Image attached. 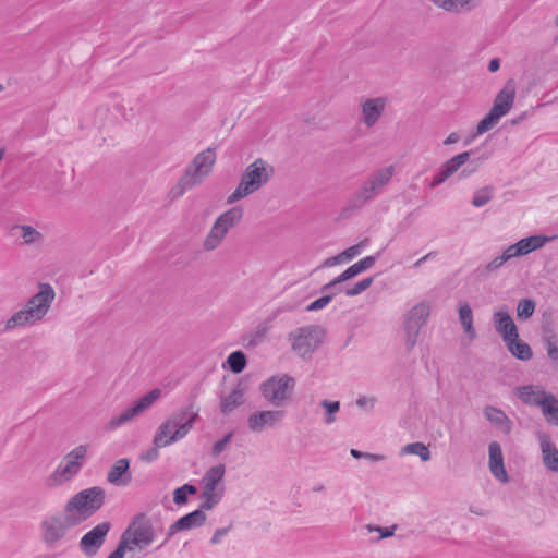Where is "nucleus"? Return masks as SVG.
Here are the masks:
<instances>
[{
    "mask_svg": "<svg viewBox=\"0 0 558 558\" xmlns=\"http://www.w3.org/2000/svg\"><path fill=\"white\" fill-rule=\"evenodd\" d=\"M243 217V208L234 206L222 213L215 221L209 233L205 238L204 247L206 251H213L222 241L229 229L235 227Z\"/></svg>",
    "mask_w": 558,
    "mask_h": 558,
    "instance_id": "1a4fd4ad",
    "label": "nucleus"
},
{
    "mask_svg": "<svg viewBox=\"0 0 558 558\" xmlns=\"http://www.w3.org/2000/svg\"><path fill=\"white\" fill-rule=\"evenodd\" d=\"M501 119L496 112L489 109L488 113L477 123L474 136L481 135L490 130Z\"/></svg>",
    "mask_w": 558,
    "mask_h": 558,
    "instance_id": "4c0bfd02",
    "label": "nucleus"
},
{
    "mask_svg": "<svg viewBox=\"0 0 558 558\" xmlns=\"http://www.w3.org/2000/svg\"><path fill=\"white\" fill-rule=\"evenodd\" d=\"M537 438L542 448L544 464L550 471L558 472V450L553 445L550 436L539 432Z\"/></svg>",
    "mask_w": 558,
    "mask_h": 558,
    "instance_id": "aec40b11",
    "label": "nucleus"
},
{
    "mask_svg": "<svg viewBox=\"0 0 558 558\" xmlns=\"http://www.w3.org/2000/svg\"><path fill=\"white\" fill-rule=\"evenodd\" d=\"M374 281L373 277H367L356 282L352 288L345 290L348 296H356L367 290Z\"/></svg>",
    "mask_w": 558,
    "mask_h": 558,
    "instance_id": "c03bdc74",
    "label": "nucleus"
},
{
    "mask_svg": "<svg viewBox=\"0 0 558 558\" xmlns=\"http://www.w3.org/2000/svg\"><path fill=\"white\" fill-rule=\"evenodd\" d=\"M333 295H335L333 293L325 294V295L316 299L315 301H313L311 304H308L306 306V311L307 312H315V311L323 310L324 307H326L331 302Z\"/></svg>",
    "mask_w": 558,
    "mask_h": 558,
    "instance_id": "a18cd8bd",
    "label": "nucleus"
},
{
    "mask_svg": "<svg viewBox=\"0 0 558 558\" xmlns=\"http://www.w3.org/2000/svg\"><path fill=\"white\" fill-rule=\"evenodd\" d=\"M197 494V487L193 484L186 483L173 490V502L178 506L185 505L189 496Z\"/></svg>",
    "mask_w": 558,
    "mask_h": 558,
    "instance_id": "c9c22d12",
    "label": "nucleus"
},
{
    "mask_svg": "<svg viewBox=\"0 0 558 558\" xmlns=\"http://www.w3.org/2000/svg\"><path fill=\"white\" fill-rule=\"evenodd\" d=\"M20 228L22 230V238L26 244H31L41 236V234L32 226L24 225Z\"/></svg>",
    "mask_w": 558,
    "mask_h": 558,
    "instance_id": "49530a36",
    "label": "nucleus"
},
{
    "mask_svg": "<svg viewBox=\"0 0 558 558\" xmlns=\"http://www.w3.org/2000/svg\"><path fill=\"white\" fill-rule=\"evenodd\" d=\"M395 173L393 166H387L372 172L361 186L348 198L340 211V218L347 219L354 211L362 209L368 202L378 195Z\"/></svg>",
    "mask_w": 558,
    "mask_h": 558,
    "instance_id": "f03ea898",
    "label": "nucleus"
},
{
    "mask_svg": "<svg viewBox=\"0 0 558 558\" xmlns=\"http://www.w3.org/2000/svg\"><path fill=\"white\" fill-rule=\"evenodd\" d=\"M380 254L381 251H379L376 255L366 256L359 260L357 263L351 265L341 274V279L350 280L360 275L361 272L369 269L376 263Z\"/></svg>",
    "mask_w": 558,
    "mask_h": 558,
    "instance_id": "cd10ccee",
    "label": "nucleus"
},
{
    "mask_svg": "<svg viewBox=\"0 0 558 558\" xmlns=\"http://www.w3.org/2000/svg\"><path fill=\"white\" fill-rule=\"evenodd\" d=\"M291 348L301 359L310 360L322 343V330L315 325L296 328L289 333Z\"/></svg>",
    "mask_w": 558,
    "mask_h": 558,
    "instance_id": "6e6552de",
    "label": "nucleus"
},
{
    "mask_svg": "<svg viewBox=\"0 0 558 558\" xmlns=\"http://www.w3.org/2000/svg\"><path fill=\"white\" fill-rule=\"evenodd\" d=\"M155 539V531L151 520L146 513L141 512L133 517L126 530L122 533L120 542H125L126 549L138 547L146 548Z\"/></svg>",
    "mask_w": 558,
    "mask_h": 558,
    "instance_id": "0eeeda50",
    "label": "nucleus"
},
{
    "mask_svg": "<svg viewBox=\"0 0 558 558\" xmlns=\"http://www.w3.org/2000/svg\"><path fill=\"white\" fill-rule=\"evenodd\" d=\"M362 246H363V242H361V243H359L356 245L350 246L349 248L343 251L341 253V255L345 259H351V258H353L355 255H357L360 253V250H361Z\"/></svg>",
    "mask_w": 558,
    "mask_h": 558,
    "instance_id": "13d9d810",
    "label": "nucleus"
},
{
    "mask_svg": "<svg viewBox=\"0 0 558 558\" xmlns=\"http://www.w3.org/2000/svg\"><path fill=\"white\" fill-rule=\"evenodd\" d=\"M502 256L505 257V259L507 262L511 260L512 258L514 257H519V256H522L521 253H520V248H518V244L514 243V244H511L509 245L504 252H502Z\"/></svg>",
    "mask_w": 558,
    "mask_h": 558,
    "instance_id": "5fc2aeb1",
    "label": "nucleus"
},
{
    "mask_svg": "<svg viewBox=\"0 0 558 558\" xmlns=\"http://www.w3.org/2000/svg\"><path fill=\"white\" fill-rule=\"evenodd\" d=\"M505 343L509 350V352L521 361H529L533 356V352L531 347L519 339L518 337L512 336L510 339L505 340Z\"/></svg>",
    "mask_w": 558,
    "mask_h": 558,
    "instance_id": "a878e982",
    "label": "nucleus"
},
{
    "mask_svg": "<svg viewBox=\"0 0 558 558\" xmlns=\"http://www.w3.org/2000/svg\"><path fill=\"white\" fill-rule=\"evenodd\" d=\"M342 259H343V257L341 254H339L337 256L329 257V258L325 259V262L323 263V265L320 267L335 266L336 264L340 263Z\"/></svg>",
    "mask_w": 558,
    "mask_h": 558,
    "instance_id": "e2e57ef3",
    "label": "nucleus"
},
{
    "mask_svg": "<svg viewBox=\"0 0 558 558\" xmlns=\"http://www.w3.org/2000/svg\"><path fill=\"white\" fill-rule=\"evenodd\" d=\"M87 453V446L80 445L75 447L73 450H71L66 456L65 460H73V461H80L84 460Z\"/></svg>",
    "mask_w": 558,
    "mask_h": 558,
    "instance_id": "09e8293b",
    "label": "nucleus"
},
{
    "mask_svg": "<svg viewBox=\"0 0 558 558\" xmlns=\"http://www.w3.org/2000/svg\"><path fill=\"white\" fill-rule=\"evenodd\" d=\"M206 519L207 515L205 512L202 511V509H196L179 518L174 523H172L169 526L167 538L165 542H167L178 532L203 526L206 522Z\"/></svg>",
    "mask_w": 558,
    "mask_h": 558,
    "instance_id": "dca6fc26",
    "label": "nucleus"
},
{
    "mask_svg": "<svg viewBox=\"0 0 558 558\" xmlns=\"http://www.w3.org/2000/svg\"><path fill=\"white\" fill-rule=\"evenodd\" d=\"M82 468V463L80 461L66 460V464L64 466H59L54 474L60 475L64 481L70 480L74 475L78 473Z\"/></svg>",
    "mask_w": 558,
    "mask_h": 558,
    "instance_id": "58836bf2",
    "label": "nucleus"
},
{
    "mask_svg": "<svg viewBox=\"0 0 558 558\" xmlns=\"http://www.w3.org/2000/svg\"><path fill=\"white\" fill-rule=\"evenodd\" d=\"M539 392L543 398L538 401L537 405L541 407L547 421L558 426V399L553 393H548L546 391Z\"/></svg>",
    "mask_w": 558,
    "mask_h": 558,
    "instance_id": "393cba45",
    "label": "nucleus"
},
{
    "mask_svg": "<svg viewBox=\"0 0 558 558\" xmlns=\"http://www.w3.org/2000/svg\"><path fill=\"white\" fill-rule=\"evenodd\" d=\"M231 529H232V524H230L229 526H226V527L217 529L210 539V544L216 545V544L220 543L221 537L226 536Z\"/></svg>",
    "mask_w": 558,
    "mask_h": 558,
    "instance_id": "4d7b16f0",
    "label": "nucleus"
},
{
    "mask_svg": "<svg viewBox=\"0 0 558 558\" xmlns=\"http://www.w3.org/2000/svg\"><path fill=\"white\" fill-rule=\"evenodd\" d=\"M162 447L163 446H157L156 444H154L153 448L148 449L146 452H143L141 454V460L147 463L156 461L159 458V448Z\"/></svg>",
    "mask_w": 558,
    "mask_h": 558,
    "instance_id": "8fccbe9b",
    "label": "nucleus"
},
{
    "mask_svg": "<svg viewBox=\"0 0 558 558\" xmlns=\"http://www.w3.org/2000/svg\"><path fill=\"white\" fill-rule=\"evenodd\" d=\"M110 529V522H102L84 534L78 544L82 553L88 557L95 556L104 545Z\"/></svg>",
    "mask_w": 558,
    "mask_h": 558,
    "instance_id": "ddd939ff",
    "label": "nucleus"
},
{
    "mask_svg": "<svg viewBox=\"0 0 558 558\" xmlns=\"http://www.w3.org/2000/svg\"><path fill=\"white\" fill-rule=\"evenodd\" d=\"M507 260L501 255L496 256L494 259H492L486 266H485V274H490L497 271Z\"/></svg>",
    "mask_w": 558,
    "mask_h": 558,
    "instance_id": "3c124183",
    "label": "nucleus"
},
{
    "mask_svg": "<svg viewBox=\"0 0 558 558\" xmlns=\"http://www.w3.org/2000/svg\"><path fill=\"white\" fill-rule=\"evenodd\" d=\"M493 198L492 187L485 186L478 191H476L472 198V205L474 207H482L486 205Z\"/></svg>",
    "mask_w": 558,
    "mask_h": 558,
    "instance_id": "79ce46f5",
    "label": "nucleus"
},
{
    "mask_svg": "<svg viewBox=\"0 0 558 558\" xmlns=\"http://www.w3.org/2000/svg\"><path fill=\"white\" fill-rule=\"evenodd\" d=\"M266 332V327H258L252 335V339L248 341V345H256L259 343L265 338Z\"/></svg>",
    "mask_w": 558,
    "mask_h": 558,
    "instance_id": "6e6d98bb",
    "label": "nucleus"
},
{
    "mask_svg": "<svg viewBox=\"0 0 558 558\" xmlns=\"http://www.w3.org/2000/svg\"><path fill=\"white\" fill-rule=\"evenodd\" d=\"M489 469L492 474L501 482H508L509 477L504 464V456L501 447L498 442L493 441L488 446Z\"/></svg>",
    "mask_w": 558,
    "mask_h": 558,
    "instance_id": "a211bd4d",
    "label": "nucleus"
},
{
    "mask_svg": "<svg viewBox=\"0 0 558 558\" xmlns=\"http://www.w3.org/2000/svg\"><path fill=\"white\" fill-rule=\"evenodd\" d=\"M548 241V238L545 235H531L524 239H521L517 242L518 248H520V253L522 256L530 254L533 251H536L545 245Z\"/></svg>",
    "mask_w": 558,
    "mask_h": 558,
    "instance_id": "7c9ffc66",
    "label": "nucleus"
},
{
    "mask_svg": "<svg viewBox=\"0 0 558 558\" xmlns=\"http://www.w3.org/2000/svg\"><path fill=\"white\" fill-rule=\"evenodd\" d=\"M557 336L556 335H547L544 337V344L547 351L548 357L554 361L558 362V345H557Z\"/></svg>",
    "mask_w": 558,
    "mask_h": 558,
    "instance_id": "37998d69",
    "label": "nucleus"
},
{
    "mask_svg": "<svg viewBox=\"0 0 558 558\" xmlns=\"http://www.w3.org/2000/svg\"><path fill=\"white\" fill-rule=\"evenodd\" d=\"M226 473L225 464H217L215 466L209 468L203 478V490L205 492H217L220 489L222 485V478Z\"/></svg>",
    "mask_w": 558,
    "mask_h": 558,
    "instance_id": "b1692460",
    "label": "nucleus"
},
{
    "mask_svg": "<svg viewBox=\"0 0 558 558\" xmlns=\"http://www.w3.org/2000/svg\"><path fill=\"white\" fill-rule=\"evenodd\" d=\"M434 255H436V253H435V252H429L428 254H426V255H425V256H423L422 258L417 259V260L414 263L413 267H415V268L421 267V266H422L426 260H428V259H429L432 256H434Z\"/></svg>",
    "mask_w": 558,
    "mask_h": 558,
    "instance_id": "69168bd1",
    "label": "nucleus"
},
{
    "mask_svg": "<svg viewBox=\"0 0 558 558\" xmlns=\"http://www.w3.org/2000/svg\"><path fill=\"white\" fill-rule=\"evenodd\" d=\"M232 437L233 434L228 433L221 439L216 441L211 449L213 456H219L226 449L227 445L231 441Z\"/></svg>",
    "mask_w": 558,
    "mask_h": 558,
    "instance_id": "de8ad7c7",
    "label": "nucleus"
},
{
    "mask_svg": "<svg viewBox=\"0 0 558 558\" xmlns=\"http://www.w3.org/2000/svg\"><path fill=\"white\" fill-rule=\"evenodd\" d=\"M514 98L515 87L513 81L510 80L505 84L502 89L498 92L490 109L502 118L510 111L514 102Z\"/></svg>",
    "mask_w": 558,
    "mask_h": 558,
    "instance_id": "f3484780",
    "label": "nucleus"
},
{
    "mask_svg": "<svg viewBox=\"0 0 558 558\" xmlns=\"http://www.w3.org/2000/svg\"><path fill=\"white\" fill-rule=\"evenodd\" d=\"M365 459L371 460V461H373V462H378V461H383V460H385V456H383V454H377V453H369V452H366V453H365Z\"/></svg>",
    "mask_w": 558,
    "mask_h": 558,
    "instance_id": "338daca9",
    "label": "nucleus"
},
{
    "mask_svg": "<svg viewBox=\"0 0 558 558\" xmlns=\"http://www.w3.org/2000/svg\"><path fill=\"white\" fill-rule=\"evenodd\" d=\"M376 401L377 400L375 397L367 398L365 396H360L356 399V405L360 408H366L368 411H372L375 407Z\"/></svg>",
    "mask_w": 558,
    "mask_h": 558,
    "instance_id": "864d4df0",
    "label": "nucleus"
},
{
    "mask_svg": "<svg viewBox=\"0 0 558 558\" xmlns=\"http://www.w3.org/2000/svg\"><path fill=\"white\" fill-rule=\"evenodd\" d=\"M126 550L125 542H119L116 549L107 558H123Z\"/></svg>",
    "mask_w": 558,
    "mask_h": 558,
    "instance_id": "052dcab7",
    "label": "nucleus"
},
{
    "mask_svg": "<svg viewBox=\"0 0 558 558\" xmlns=\"http://www.w3.org/2000/svg\"><path fill=\"white\" fill-rule=\"evenodd\" d=\"M72 515H52L41 521V539L48 547H53L59 541H61L70 527H74L77 524L71 523Z\"/></svg>",
    "mask_w": 558,
    "mask_h": 558,
    "instance_id": "9b49d317",
    "label": "nucleus"
},
{
    "mask_svg": "<svg viewBox=\"0 0 558 558\" xmlns=\"http://www.w3.org/2000/svg\"><path fill=\"white\" fill-rule=\"evenodd\" d=\"M320 407H323L326 411V417L324 422L326 424H332L336 421L335 414L340 410V402L339 401H329L327 399H324L320 402Z\"/></svg>",
    "mask_w": 558,
    "mask_h": 558,
    "instance_id": "a19ab883",
    "label": "nucleus"
},
{
    "mask_svg": "<svg viewBox=\"0 0 558 558\" xmlns=\"http://www.w3.org/2000/svg\"><path fill=\"white\" fill-rule=\"evenodd\" d=\"M493 323L496 331L501 336L504 341L510 339L512 336L518 337L517 325L507 311L495 312Z\"/></svg>",
    "mask_w": 558,
    "mask_h": 558,
    "instance_id": "6ab92c4d",
    "label": "nucleus"
},
{
    "mask_svg": "<svg viewBox=\"0 0 558 558\" xmlns=\"http://www.w3.org/2000/svg\"><path fill=\"white\" fill-rule=\"evenodd\" d=\"M107 480L117 486L128 485L131 481L130 460L122 458L116 461L107 474Z\"/></svg>",
    "mask_w": 558,
    "mask_h": 558,
    "instance_id": "412c9836",
    "label": "nucleus"
},
{
    "mask_svg": "<svg viewBox=\"0 0 558 558\" xmlns=\"http://www.w3.org/2000/svg\"><path fill=\"white\" fill-rule=\"evenodd\" d=\"M282 410H260L255 411L247 417V426L253 433H260L266 427H274L284 417Z\"/></svg>",
    "mask_w": 558,
    "mask_h": 558,
    "instance_id": "2eb2a0df",
    "label": "nucleus"
},
{
    "mask_svg": "<svg viewBox=\"0 0 558 558\" xmlns=\"http://www.w3.org/2000/svg\"><path fill=\"white\" fill-rule=\"evenodd\" d=\"M347 281L345 279H341V274L336 277L333 280H331L330 282L324 284L320 289V291L323 293H327L328 291H330L333 287H336L337 284L341 283V282H344Z\"/></svg>",
    "mask_w": 558,
    "mask_h": 558,
    "instance_id": "680f3d73",
    "label": "nucleus"
},
{
    "mask_svg": "<svg viewBox=\"0 0 558 558\" xmlns=\"http://www.w3.org/2000/svg\"><path fill=\"white\" fill-rule=\"evenodd\" d=\"M429 314L430 305L426 301L417 303L409 311L404 320L405 347L409 351L415 347L421 328L426 324Z\"/></svg>",
    "mask_w": 558,
    "mask_h": 558,
    "instance_id": "9d476101",
    "label": "nucleus"
},
{
    "mask_svg": "<svg viewBox=\"0 0 558 558\" xmlns=\"http://www.w3.org/2000/svg\"><path fill=\"white\" fill-rule=\"evenodd\" d=\"M244 395L245 387L241 381H239L228 396L220 397V412L225 415L230 414L235 408L240 407L244 402Z\"/></svg>",
    "mask_w": 558,
    "mask_h": 558,
    "instance_id": "5701e85b",
    "label": "nucleus"
},
{
    "mask_svg": "<svg viewBox=\"0 0 558 558\" xmlns=\"http://www.w3.org/2000/svg\"><path fill=\"white\" fill-rule=\"evenodd\" d=\"M266 166V161L262 158H257L254 162L248 165L241 177L239 185L233 193L228 196L227 204H233L266 184L270 177Z\"/></svg>",
    "mask_w": 558,
    "mask_h": 558,
    "instance_id": "20e7f679",
    "label": "nucleus"
},
{
    "mask_svg": "<svg viewBox=\"0 0 558 558\" xmlns=\"http://www.w3.org/2000/svg\"><path fill=\"white\" fill-rule=\"evenodd\" d=\"M539 391H545L542 386L526 385L515 388L517 397L525 404L537 405L542 400Z\"/></svg>",
    "mask_w": 558,
    "mask_h": 558,
    "instance_id": "bb28decb",
    "label": "nucleus"
},
{
    "mask_svg": "<svg viewBox=\"0 0 558 558\" xmlns=\"http://www.w3.org/2000/svg\"><path fill=\"white\" fill-rule=\"evenodd\" d=\"M216 161V151L214 148H207L197 154L192 161V166L185 170L184 175L180 179L178 185L172 190L177 195H182L187 190L199 184L204 177L211 172V168Z\"/></svg>",
    "mask_w": 558,
    "mask_h": 558,
    "instance_id": "39448f33",
    "label": "nucleus"
},
{
    "mask_svg": "<svg viewBox=\"0 0 558 558\" xmlns=\"http://www.w3.org/2000/svg\"><path fill=\"white\" fill-rule=\"evenodd\" d=\"M459 135L457 133H451L447 136V138L444 141V145H451L459 141Z\"/></svg>",
    "mask_w": 558,
    "mask_h": 558,
    "instance_id": "774afa93",
    "label": "nucleus"
},
{
    "mask_svg": "<svg viewBox=\"0 0 558 558\" xmlns=\"http://www.w3.org/2000/svg\"><path fill=\"white\" fill-rule=\"evenodd\" d=\"M34 315L31 314L26 308L20 310L14 313L5 323L2 330H11L16 327H23L26 325L34 324Z\"/></svg>",
    "mask_w": 558,
    "mask_h": 558,
    "instance_id": "2f4dec72",
    "label": "nucleus"
},
{
    "mask_svg": "<svg viewBox=\"0 0 558 558\" xmlns=\"http://www.w3.org/2000/svg\"><path fill=\"white\" fill-rule=\"evenodd\" d=\"M225 494V486H221L217 492H205L203 490L201 494V498L203 502L201 504L198 509H202L203 512L211 510L216 505H218Z\"/></svg>",
    "mask_w": 558,
    "mask_h": 558,
    "instance_id": "473e14b6",
    "label": "nucleus"
},
{
    "mask_svg": "<svg viewBox=\"0 0 558 558\" xmlns=\"http://www.w3.org/2000/svg\"><path fill=\"white\" fill-rule=\"evenodd\" d=\"M449 173L441 167L440 170L434 175L433 180L428 183L429 189H435L436 186L444 183L448 178Z\"/></svg>",
    "mask_w": 558,
    "mask_h": 558,
    "instance_id": "603ef678",
    "label": "nucleus"
},
{
    "mask_svg": "<svg viewBox=\"0 0 558 558\" xmlns=\"http://www.w3.org/2000/svg\"><path fill=\"white\" fill-rule=\"evenodd\" d=\"M54 296V290L50 284H41L39 292L33 295L27 301L24 308H26L27 311L31 312V314L34 315V319L36 322L40 320L50 308V305Z\"/></svg>",
    "mask_w": 558,
    "mask_h": 558,
    "instance_id": "4468645a",
    "label": "nucleus"
},
{
    "mask_svg": "<svg viewBox=\"0 0 558 558\" xmlns=\"http://www.w3.org/2000/svg\"><path fill=\"white\" fill-rule=\"evenodd\" d=\"M226 364L232 373L240 374L246 367L247 359L246 355L239 350L229 354Z\"/></svg>",
    "mask_w": 558,
    "mask_h": 558,
    "instance_id": "72a5a7b5",
    "label": "nucleus"
},
{
    "mask_svg": "<svg viewBox=\"0 0 558 558\" xmlns=\"http://www.w3.org/2000/svg\"><path fill=\"white\" fill-rule=\"evenodd\" d=\"M295 384V378L291 375L279 374L264 380L259 390L268 403L275 407H283L291 399Z\"/></svg>",
    "mask_w": 558,
    "mask_h": 558,
    "instance_id": "423d86ee",
    "label": "nucleus"
},
{
    "mask_svg": "<svg viewBox=\"0 0 558 558\" xmlns=\"http://www.w3.org/2000/svg\"><path fill=\"white\" fill-rule=\"evenodd\" d=\"M499 68H500V61H499V59L495 58L489 61L487 69L489 72L494 73L497 70H499Z\"/></svg>",
    "mask_w": 558,
    "mask_h": 558,
    "instance_id": "0e129e2a",
    "label": "nucleus"
},
{
    "mask_svg": "<svg viewBox=\"0 0 558 558\" xmlns=\"http://www.w3.org/2000/svg\"><path fill=\"white\" fill-rule=\"evenodd\" d=\"M160 393L161 391L158 388H155L141 397L136 402L133 403V405L125 409L119 415L113 416L107 423V429H116L119 426L130 422L136 415L147 410L160 397Z\"/></svg>",
    "mask_w": 558,
    "mask_h": 558,
    "instance_id": "f8f14e48",
    "label": "nucleus"
},
{
    "mask_svg": "<svg viewBox=\"0 0 558 558\" xmlns=\"http://www.w3.org/2000/svg\"><path fill=\"white\" fill-rule=\"evenodd\" d=\"M472 150L463 151L461 154H458L447 160L441 167L449 173L451 177L453 173H456L461 166L466 163L471 157Z\"/></svg>",
    "mask_w": 558,
    "mask_h": 558,
    "instance_id": "f704fd0d",
    "label": "nucleus"
},
{
    "mask_svg": "<svg viewBox=\"0 0 558 558\" xmlns=\"http://www.w3.org/2000/svg\"><path fill=\"white\" fill-rule=\"evenodd\" d=\"M105 499V489L93 486L72 496L65 504L64 511L72 515V524H81L104 506Z\"/></svg>",
    "mask_w": 558,
    "mask_h": 558,
    "instance_id": "7ed1b4c3",
    "label": "nucleus"
},
{
    "mask_svg": "<svg viewBox=\"0 0 558 558\" xmlns=\"http://www.w3.org/2000/svg\"><path fill=\"white\" fill-rule=\"evenodd\" d=\"M459 319L465 333L474 339L476 337V331L473 326V313L470 304L468 302L460 303L459 306Z\"/></svg>",
    "mask_w": 558,
    "mask_h": 558,
    "instance_id": "c756f323",
    "label": "nucleus"
},
{
    "mask_svg": "<svg viewBox=\"0 0 558 558\" xmlns=\"http://www.w3.org/2000/svg\"><path fill=\"white\" fill-rule=\"evenodd\" d=\"M484 415H485L487 421H489L490 423L501 427L506 433L510 432V429H511V421L505 414L504 411H501V410H499V409H497L495 407L487 405L484 409Z\"/></svg>",
    "mask_w": 558,
    "mask_h": 558,
    "instance_id": "c85d7f7f",
    "label": "nucleus"
},
{
    "mask_svg": "<svg viewBox=\"0 0 558 558\" xmlns=\"http://www.w3.org/2000/svg\"><path fill=\"white\" fill-rule=\"evenodd\" d=\"M368 530L369 531H377L380 533V536H379V539L381 538H385V537H389V536H392L393 535V531L396 530V526H391V527H380V526H375V527H372V526H368Z\"/></svg>",
    "mask_w": 558,
    "mask_h": 558,
    "instance_id": "bf43d9fd",
    "label": "nucleus"
},
{
    "mask_svg": "<svg viewBox=\"0 0 558 558\" xmlns=\"http://www.w3.org/2000/svg\"><path fill=\"white\" fill-rule=\"evenodd\" d=\"M386 101L384 98L367 99L362 105L363 121L367 126H373L379 120L385 110Z\"/></svg>",
    "mask_w": 558,
    "mask_h": 558,
    "instance_id": "4be33fe9",
    "label": "nucleus"
},
{
    "mask_svg": "<svg viewBox=\"0 0 558 558\" xmlns=\"http://www.w3.org/2000/svg\"><path fill=\"white\" fill-rule=\"evenodd\" d=\"M402 451L405 453L416 454L424 462L430 460V457H432L428 447L425 444L420 442V441L405 445L402 448Z\"/></svg>",
    "mask_w": 558,
    "mask_h": 558,
    "instance_id": "e433bc0d",
    "label": "nucleus"
},
{
    "mask_svg": "<svg viewBox=\"0 0 558 558\" xmlns=\"http://www.w3.org/2000/svg\"><path fill=\"white\" fill-rule=\"evenodd\" d=\"M199 418V409L191 401L168 417L156 430L153 444L170 446L183 439Z\"/></svg>",
    "mask_w": 558,
    "mask_h": 558,
    "instance_id": "f257e3e1",
    "label": "nucleus"
},
{
    "mask_svg": "<svg viewBox=\"0 0 558 558\" xmlns=\"http://www.w3.org/2000/svg\"><path fill=\"white\" fill-rule=\"evenodd\" d=\"M536 303L532 299H522L517 306V316L521 320L530 318L535 312Z\"/></svg>",
    "mask_w": 558,
    "mask_h": 558,
    "instance_id": "ea45409f",
    "label": "nucleus"
}]
</instances>
